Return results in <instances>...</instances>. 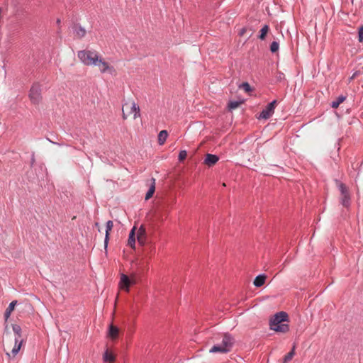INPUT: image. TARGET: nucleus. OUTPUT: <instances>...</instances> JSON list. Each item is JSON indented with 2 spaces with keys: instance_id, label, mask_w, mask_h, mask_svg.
Returning a JSON list of instances; mask_svg holds the SVG:
<instances>
[{
  "instance_id": "obj_31",
  "label": "nucleus",
  "mask_w": 363,
  "mask_h": 363,
  "mask_svg": "<svg viewBox=\"0 0 363 363\" xmlns=\"http://www.w3.org/2000/svg\"><path fill=\"white\" fill-rule=\"evenodd\" d=\"M186 156H187L186 151L182 150V151H180V152L179 154V160L180 161H183L184 160L186 159Z\"/></svg>"
},
{
  "instance_id": "obj_5",
  "label": "nucleus",
  "mask_w": 363,
  "mask_h": 363,
  "mask_svg": "<svg viewBox=\"0 0 363 363\" xmlns=\"http://www.w3.org/2000/svg\"><path fill=\"white\" fill-rule=\"evenodd\" d=\"M93 67H96L99 71L104 73H108L110 74H116V69L110 63H108L106 60L100 55L96 61L95 64Z\"/></svg>"
},
{
  "instance_id": "obj_7",
  "label": "nucleus",
  "mask_w": 363,
  "mask_h": 363,
  "mask_svg": "<svg viewBox=\"0 0 363 363\" xmlns=\"http://www.w3.org/2000/svg\"><path fill=\"white\" fill-rule=\"evenodd\" d=\"M29 98L33 104H38L41 100V88L38 83L34 84L29 94Z\"/></svg>"
},
{
  "instance_id": "obj_18",
  "label": "nucleus",
  "mask_w": 363,
  "mask_h": 363,
  "mask_svg": "<svg viewBox=\"0 0 363 363\" xmlns=\"http://www.w3.org/2000/svg\"><path fill=\"white\" fill-rule=\"evenodd\" d=\"M255 30L252 28H250L247 27L242 28L239 31V35L240 36H247V38H250L254 33Z\"/></svg>"
},
{
  "instance_id": "obj_3",
  "label": "nucleus",
  "mask_w": 363,
  "mask_h": 363,
  "mask_svg": "<svg viewBox=\"0 0 363 363\" xmlns=\"http://www.w3.org/2000/svg\"><path fill=\"white\" fill-rule=\"evenodd\" d=\"M99 55V52L94 50H82L77 52L79 60L86 66L93 67Z\"/></svg>"
},
{
  "instance_id": "obj_24",
  "label": "nucleus",
  "mask_w": 363,
  "mask_h": 363,
  "mask_svg": "<svg viewBox=\"0 0 363 363\" xmlns=\"http://www.w3.org/2000/svg\"><path fill=\"white\" fill-rule=\"evenodd\" d=\"M104 360L109 363H113L115 361V357L111 352L107 350L104 354Z\"/></svg>"
},
{
  "instance_id": "obj_28",
  "label": "nucleus",
  "mask_w": 363,
  "mask_h": 363,
  "mask_svg": "<svg viewBox=\"0 0 363 363\" xmlns=\"http://www.w3.org/2000/svg\"><path fill=\"white\" fill-rule=\"evenodd\" d=\"M279 48V43L276 41H274L270 45V50L272 52H276L278 51Z\"/></svg>"
},
{
  "instance_id": "obj_25",
  "label": "nucleus",
  "mask_w": 363,
  "mask_h": 363,
  "mask_svg": "<svg viewBox=\"0 0 363 363\" xmlns=\"http://www.w3.org/2000/svg\"><path fill=\"white\" fill-rule=\"evenodd\" d=\"M269 30V26H267V25L264 26L262 27V28L260 30V35H259V38L262 40H264Z\"/></svg>"
},
{
  "instance_id": "obj_22",
  "label": "nucleus",
  "mask_w": 363,
  "mask_h": 363,
  "mask_svg": "<svg viewBox=\"0 0 363 363\" xmlns=\"http://www.w3.org/2000/svg\"><path fill=\"white\" fill-rule=\"evenodd\" d=\"M209 352L211 353L219 352V353L225 354V353H228V350H225V348L221 347L219 344H218V345L213 346L211 348V350H209Z\"/></svg>"
},
{
  "instance_id": "obj_33",
  "label": "nucleus",
  "mask_w": 363,
  "mask_h": 363,
  "mask_svg": "<svg viewBox=\"0 0 363 363\" xmlns=\"http://www.w3.org/2000/svg\"><path fill=\"white\" fill-rule=\"evenodd\" d=\"M359 42L363 41V26L359 29Z\"/></svg>"
},
{
  "instance_id": "obj_6",
  "label": "nucleus",
  "mask_w": 363,
  "mask_h": 363,
  "mask_svg": "<svg viewBox=\"0 0 363 363\" xmlns=\"http://www.w3.org/2000/svg\"><path fill=\"white\" fill-rule=\"evenodd\" d=\"M337 186L340 191V202L345 207H348L350 205V194L348 188L342 182L335 180Z\"/></svg>"
},
{
  "instance_id": "obj_9",
  "label": "nucleus",
  "mask_w": 363,
  "mask_h": 363,
  "mask_svg": "<svg viewBox=\"0 0 363 363\" xmlns=\"http://www.w3.org/2000/svg\"><path fill=\"white\" fill-rule=\"evenodd\" d=\"M219 345L225 350H228V352H229L234 345V339L230 335L225 334L221 343Z\"/></svg>"
},
{
  "instance_id": "obj_21",
  "label": "nucleus",
  "mask_w": 363,
  "mask_h": 363,
  "mask_svg": "<svg viewBox=\"0 0 363 363\" xmlns=\"http://www.w3.org/2000/svg\"><path fill=\"white\" fill-rule=\"evenodd\" d=\"M267 277L265 275H258L255 279L253 284L257 287H260L264 284Z\"/></svg>"
},
{
  "instance_id": "obj_10",
  "label": "nucleus",
  "mask_w": 363,
  "mask_h": 363,
  "mask_svg": "<svg viewBox=\"0 0 363 363\" xmlns=\"http://www.w3.org/2000/svg\"><path fill=\"white\" fill-rule=\"evenodd\" d=\"M219 345L225 350H228V352H229L234 345V339L230 335L225 334L221 343Z\"/></svg>"
},
{
  "instance_id": "obj_20",
  "label": "nucleus",
  "mask_w": 363,
  "mask_h": 363,
  "mask_svg": "<svg viewBox=\"0 0 363 363\" xmlns=\"http://www.w3.org/2000/svg\"><path fill=\"white\" fill-rule=\"evenodd\" d=\"M17 304V301H13L12 302L10 303V304L9 305L8 308H6V311H5V313H4V316H5V319L6 320H8V318H9L11 313L13 311V310L15 309V306H16Z\"/></svg>"
},
{
  "instance_id": "obj_16",
  "label": "nucleus",
  "mask_w": 363,
  "mask_h": 363,
  "mask_svg": "<svg viewBox=\"0 0 363 363\" xmlns=\"http://www.w3.org/2000/svg\"><path fill=\"white\" fill-rule=\"evenodd\" d=\"M118 334H119V329L116 326H115L112 324L110 325L108 333V336L110 338H111L112 340H116L118 338Z\"/></svg>"
},
{
  "instance_id": "obj_11",
  "label": "nucleus",
  "mask_w": 363,
  "mask_h": 363,
  "mask_svg": "<svg viewBox=\"0 0 363 363\" xmlns=\"http://www.w3.org/2000/svg\"><path fill=\"white\" fill-rule=\"evenodd\" d=\"M132 285L130 278L128 276L122 274L119 282V286L121 289L129 291L130 286Z\"/></svg>"
},
{
  "instance_id": "obj_14",
  "label": "nucleus",
  "mask_w": 363,
  "mask_h": 363,
  "mask_svg": "<svg viewBox=\"0 0 363 363\" xmlns=\"http://www.w3.org/2000/svg\"><path fill=\"white\" fill-rule=\"evenodd\" d=\"M113 227V221L112 220H108L106 223V236H105V240H104V247H105L106 250L107 248L108 242V240H109L110 232L111 231Z\"/></svg>"
},
{
  "instance_id": "obj_19",
  "label": "nucleus",
  "mask_w": 363,
  "mask_h": 363,
  "mask_svg": "<svg viewBox=\"0 0 363 363\" xmlns=\"http://www.w3.org/2000/svg\"><path fill=\"white\" fill-rule=\"evenodd\" d=\"M135 227H134L130 232L128 245L132 247L135 248Z\"/></svg>"
},
{
  "instance_id": "obj_15",
  "label": "nucleus",
  "mask_w": 363,
  "mask_h": 363,
  "mask_svg": "<svg viewBox=\"0 0 363 363\" xmlns=\"http://www.w3.org/2000/svg\"><path fill=\"white\" fill-rule=\"evenodd\" d=\"M72 28L74 30V36L77 38H82L86 34V30L79 25H74Z\"/></svg>"
},
{
  "instance_id": "obj_36",
  "label": "nucleus",
  "mask_w": 363,
  "mask_h": 363,
  "mask_svg": "<svg viewBox=\"0 0 363 363\" xmlns=\"http://www.w3.org/2000/svg\"><path fill=\"white\" fill-rule=\"evenodd\" d=\"M352 1H353V0H352Z\"/></svg>"
},
{
  "instance_id": "obj_4",
  "label": "nucleus",
  "mask_w": 363,
  "mask_h": 363,
  "mask_svg": "<svg viewBox=\"0 0 363 363\" xmlns=\"http://www.w3.org/2000/svg\"><path fill=\"white\" fill-rule=\"evenodd\" d=\"M123 118L127 119L128 116H132L133 119L140 116V108L133 100H128L122 107Z\"/></svg>"
},
{
  "instance_id": "obj_13",
  "label": "nucleus",
  "mask_w": 363,
  "mask_h": 363,
  "mask_svg": "<svg viewBox=\"0 0 363 363\" xmlns=\"http://www.w3.org/2000/svg\"><path fill=\"white\" fill-rule=\"evenodd\" d=\"M219 158L216 155L206 154L204 164L208 167H212L218 161Z\"/></svg>"
},
{
  "instance_id": "obj_27",
  "label": "nucleus",
  "mask_w": 363,
  "mask_h": 363,
  "mask_svg": "<svg viewBox=\"0 0 363 363\" xmlns=\"http://www.w3.org/2000/svg\"><path fill=\"white\" fill-rule=\"evenodd\" d=\"M294 350L295 349H294V347L292 350L291 352H289L286 355H285V357L284 358V363H287L288 362H289L293 358V357L295 354Z\"/></svg>"
},
{
  "instance_id": "obj_32",
  "label": "nucleus",
  "mask_w": 363,
  "mask_h": 363,
  "mask_svg": "<svg viewBox=\"0 0 363 363\" xmlns=\"http://www.w3.org/2000/svg\"><path fill=\"white\" fill-rule=\"evenodd\" d=\"M129 278H130L132 285L136 284L137 277H136L135 274H134V273L131 274L130 276L129 277Z\"/></svg>"
},
{
  "instance_id": "obj_1",
  "label": "nucleus",
  "mask_w": 363,
  "mask_h": 363,
  "mask_svg": "<svg viewBox=\"0 0 363 363\" xmlns=\"http://www.w3.org/2000/svg\"><path fill=\"white\" fill-rule=\"evenodd\" d=\"M13 333L6 332L4 335V350L9 357H15L23 342L21 337V328L18 325H12Z\"/></svg>"
},
{
  "instance_id": "obj_26",
  "label": "nucleus",
  "mask_w": 363,
  "mask_h": 363,
  "mask_svg": "<svg viewBox=\"0 0 363 363\" xmlns=\"http://www.w3.org/2000/svg\"><path fill=\"white\" fill-rule=\"evenodd\" d=\"M345 99L346 97L342 95L338 96L336 101L332 102V107L334 108H337L339 106V105L342 104Z\"/></svg>"
},
{
  "instance_id": "obj_17",
  "label": "nucleus",
  "mask_w": 363,
  "mask_h": 363,
  "mask_svg": "<svg viewBox=\"0 0 363 363\" xmlns=\"http://www.w3.org/2000/svg\"><path fill=\"white\" fill-rule=\"evenodd\" d=\"M150 182L149 190L145 195V200L150 199L153 196L155 191V179L152 178Z\"/></svg>"
},
{
  "instance_id": "obj_34",
  "label": "nucleus",
  "mask_w": 363,
  "mask_h": 363,
  "mask_svg": "<svg viewBox=\"0 0 363 363\" xmlns=\"http://www.w3.org/2000/svg\"><path fill=\"white\" fill-rule=\"evenodd\" d=\"M354 77H355V74H354L352 76L351 79H354Z\"/></svg>"
},
{
  "instance_id": "obj_35",
  "label": "nucleus",
  "mask_w": 363,
  "mask_h": 363,
  "mask_svg": "<svg viewBox=\"0 0 363 363\" xmlns=\"http://www.w3.org/2000/svg\"><path fill=\"white\" fill-rule=\"evenodd\" d=\"M57 22V23H60V21L58 19Z\"/></svg>"
},
{
  "instance_id": "obj_12",
  "label": "nucleus",
  "mask_w": 363,
  "mask_h": 363,
  "mask_svg": "<svg viewBox=\"0 0 363 363\" xmlns=\"http://www.w3.org/2000/svg\"><path fill=\"white\" fill-rule=\"evenodd\" d=\"M137 240L141 245H144L146 242V231L143 225H141L138 230Z\"/></svg>"
},
{
  "instance_id": "obj_30",
  "label": "nucleus",
  "mask_w": 363,
  "mask_h": 363,
  "mask_svg": "<svg viewBox=\"0 0 363 363\" xmlns=\"http://www.w3.org/2000/svg\"><path fill=\"white\" fill-rule=\"evenodd\" d=\"M240 103L238 101H230L228 104V108L230 109H235V108H238L240 106Z\"/></svg>"
},
{
  "instance_id": "obj_8",
  "label": "nucleus",
  "mask_w": 363,
  "mask_h": 363,
  "mask_svg": "<svg viewBox=\"0 0 363 363\" xmlns=\"http://www.w3.org/2000/svg\"><path fill=\"white\" fill-rule=\"evenodd\" d=\"M277 104V101L274 100L269 103L266 108L260 113L259 118L268 119L274 112L275 107Z\"/></svg>"
},
{
  "instance_id": "obj_2",
  "label": "nucleus",
  "mask_w": 363,
  "mask_h": 363,
  "mask_svg": "<svg viewBox=\"0 0 363 363\" xmlns=\"http://www.w3.org/2000/svg\"><path fill=\"white\" fill-rule=\"evenodd\" d=\"M288 315L285 312H279L271 318L270 329L276 332L285 333L289 331V325L284 323L287 320Z\"/></svg>"
},
{
  "instance_id": "obj_29",
  "label": "nucleus",
  "mask_w": 363,
  "mask_h": 363,
  "mask_svg": "<svg viewBox=\"0 0 363 363\" xmlns=\"http://www.w3.org/2000/svg\"><path fill=\"white\" fill-rule=\"evenodd\" d=\"M240 88H242L243 90H245V92H250L251 91V87L247 82L242 83L240 86Z\"/></svg>"
},
{
  "instance_id": "obj_23",
  "label": "nucleus",
  "mask_w": 363,
  "mask_h": 363,
  "mask_svg": "<svg viewBox=\"0 0 363 363\" xmlns=\"http://www.w3.org/2000/svg\"><path fill=\"white\" fill-rule=\"evenodd\" d=\"M167 136H168V133L167 130H161L158 135V143L160 145H163L165 143V141L167 138Z\"/></svg>"
}]
</instances>
